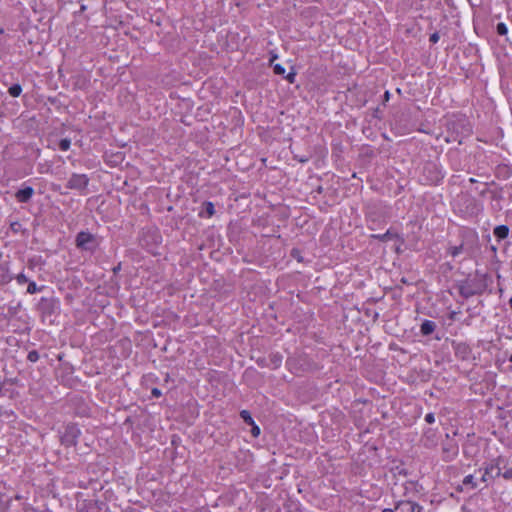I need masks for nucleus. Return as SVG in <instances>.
<instances>
[{"label":"nucleus","instance_id":"obj_8","mask_svg":"<svg viewBox=\"0 0 512 512\" xmlns=\"http://www.w3.org/2000/svg\"><path fill=\"white\" fill-rule=\"evenodd\" d=\"M436 328V324L433 322V321H430V320H425L422 324H421V327H420V332L427 336V335H430L434 332Z\"/></svg>","mask_w":512,"mask_h":512},{"label":"nucleus","instance_id":"obj_7","mask_svg":"<svg viewBox=\"0 0 512 512\" xmlns=\"http://www.w3.org/2000/svg\"><path fill=\"white\" fill-rule=\"evenodd\" d=\"M215 214V208L212 202H205L202 210L199 212L201 217H212Z\"/></svg>","mask_w":512,"mask_h":512},{"label":"nucleus","instance_id":"obj_21","mask_svg":"<svg viewBox=\"0 0 512 512\" xmlns=\"http://www.w3.org/2000/svg\"><path fill=\"white\" fill-rule=\"evenodd\" d=\"M16 280L19 284H24V283H27L28 282V278L26 277L25 274L23 273H20L16 276Z\"/></svg>","mask_w":512,"mask_h":512},{"label":"nucleus","instance_id":"obj_1","mask_svg":"<svg viewBox=\"0 0 512 512\" xmlns=\"http://www.w3.org/2000/svg\"><path fill=\"white\" fill-rule=\"evenodd\" d=\"M504 462V458L498 457L494 463L488 464L484 468V472L481 477V481L484 483H488L489 481L499 477L502 471V463Z\"/></svg>","mask_w":512,"mask_h":512},{"label":"nucleus","instance_id":"obj_4","mask_svg":"<svg viewBox=\"0 0 512 512\" xmlns=\"http://www.w3.org/2000/svg\"><path fill=\"white\" fill-rule=\"evenodd\" d=\"M34 195V189L30 186H27L23 189H20L16 192L15 198L20 203H27L32 196Z\"/></svg>","mask_w":512,"mask_h":512},{"label":"nucleus","instance_id":"obj_17","mask_svg":"<svg viewBox=\"0 0 512 512\" xmlns=\"http://www.w3.org/2000/svg\"><path fill=\"white\" fill-rule=\"evenodd\" d=\"M27 359L32 363L37 362L39 360L38 352L36 350L30 351L27 355Z\"/></svg>","mask_w":512,"mask_h":512},{"label":"nucleus","instance_id":"obj_27","mask_svg":"<svg viewBox=\"0 0 512 512\" xmlns=\"http://www.w3.org/2000/svg\"><path fill=\"white\" fill-rule=\"evenodd\" d=\"M382 512H395L394 509H390V508H386V509H383Z\"/></svg>","mask_w":512,"mask_h":512},{"label":"nucleus","instance_id":"obj_6","mask_svg":"<svg viewBox=\"0 0 512 512\" xmlns=\"http://www.w3.org/2000/svg\"><path fill=\"white\" fill-rule=\"evenodd\" d=\"M404 505L409 507V509H408L409 512H422L423 511L422 506H420L418 503L411 502V501H399V502H397L395 508L398 509Z\"/></svg>","mask_w":512,"mask_h":512},{"label":"nucleus","instance_id":"obj_12","mask_svg":"<svg viewBox=\"0 0 512 512\" xmlns=\"http://www.w3.org/2000/svg\"><path fill=\"white\" fill-rule=\"evenodd\" d=\"M240 416L244 420V422L247 423L248 425H254V420L251 417V414L249 413V411L242 410L240 412Z\"/></svg>","mask_w":512,"mask_h":512},{"label":"nucleus","instance_id":"obj_9","mask_svg":"<svg viewBox=\"0 0 512 512\" xmlns=\"http://www.w3.org/2000/svg\"><path fill=\"white\" fill-rule=\"evenodd\" d=\"M494 236L499 240L505 239L509 234V228L506 225H499L494 228Z\"/></svg>","mask_w":512,"mask_h":512},{"label":"nucleus","instance_id":"obj_15","mask_svg":"<svg viewBox=\"0 0 512 512\" xmlns=\"http://www.w3.org/2000/svg\"><path fill=\"white\" fill-rule=\"evenodd\" d=\"M70 146H71L70 139L64 138V139H61L60 142H59V148L62 151L69 150Z\"/></svg>","mask_w":512,"mask_h":512},{"label":"nucleus","instance_id":"obj_25","mask_svg":"<svg viewBox=\"0 0 512 512\" xmlns=\"http://www.w3.org/2000/svg\"><path fill=\"white\" fill-rule=\"evenodd\" d=\"M151 393L156 398H158L162 395V392L158 388H153Z\"/></svg>","mask_w":512,"mask_h":512},{"label":"nucleus","instance_id":"obj_11","mask_svg":"<svg viewBox=\"0 0 512 512\" xmlns=\"http://www.w3.org/2000/svg\"><path fill=\"white\" fill-rule=\"evenodd\" d=\"M463 248V244L458 246H450L447 250V253L455 258L463 252Z\"/></svg>","mask_w":512,"mask_h":512},{"label":"nucleus","instance_id":"obj_18","mask_svg":"<svg viewBox=\"0 0 512 512\" xmlns=\"http://www.w3.org/2000/svg\"><path fill=\"white\" fill-rule=\"evenodd\" d=\"M496 30L499 35H506L508 32L507 26L504 23H498Z\"/></svg>","mask_w":512,"mask_h":512},{"label":"nucleus","instance_id":"obj_3","mask_svg":"<svg viewBox=\"0 0 512 512\" xmlns=\"http://www.w3.org/2000/svg\"><path fill=\"white\" fill-rule=\"evenodd\" d=\"M89 178L86 174L74 173L67 182V188L71 190L82 191L88 186Z\"/></svg>","mask_w":512,"mask_h":512},{"label":"nucleus","instance_id":"obj_26","mask_svg":"<svg viewBox=\"0 0 512 512\" xmlns=\"http://www.w3.org/2000/svg\"><path fill=\"white\" fill-rule=\"evenodd\" d=\"M295 73H289L285 78L289 81V83H294L295 81Z\"/></svg>","mask_w":512,"mask_h":512},{"label":"nucleus","instance_id":"obj_5","mask_svg":"<svg viewBox=\"0 0 512 512\" xmlns=\"http://www.w3.org/2000/svg\"><path fill=\"white\" fill-rule=\"evenodd\" d=\"M79 435V430L74 427H68L66 430V434L63 437V442L67 445H75L76 444V438Z\"/></svg>","mask_w":512,"mask_h":512},{"label":"nucleus","instance_id":"obj_13","mask_svg":"<svg viewBox=\"0 0 512 512\" xmlns=\"http://www.w3.org/2000/svg\"><path fill=\"white\" fill-rule=\"evenodd\" d=\"M22 92V87L19 84H14L9 88V94L12 97H18L20 96Z\"/></svg>","mask_w":512,"mask_h":512},{"label":"nucleus","instance_id":"obj_14","mask_svg":"<svg viewBox=\"0 0 512 512\" xmlns=\"http://www.w3.org/2000/svg\"><path fill=\"white\" fill-rule=\"evenodd\" d=\"M394 236L395 235L392 234L390 231H387L384 234L373 235L374 238H377V239H379L380 241H383V242L391 240Z\"/></svg>","mask_w":512,"mask_h":512},{"label":"nucleus","instance_id":"obj_20","mask_svg":"<svg viewBox=\"0 0 512 512\" xmlns=\"http://www.w3.org/2000/svg\"><path fill=\"white\" fill-rule=\"evenodd\" d=\"M273 71L277 75H284L285 68L280 64H275V65H273Z\"/></svg>","mask_w":512,"mask_h":512},{"label":"nucleus","instance_id":"obj_23","mask_svg":"<svg viewBox=\"0 0 512 512\" xmlns=\"http://www.w3.org/2000/svg\"><path fill=\"white\" fill-rule=\"evenodd\" d=\"M425 421H426L427 423H430V424H431V423H433V422L435 421L434 414H432V413H428V414H426V416H425Z\"/></svg>","mask_w":512,"mask_h":512},{"label":"nucleus","instance_id":"obj_16","mask_svg":"<svg viewBox=\"0 0 512 512\" xmlns=\"http://www.w3.org/2000/svg\"><path fill=\"white\" fill-rule=\"evenodd\" d=\"M463 484L464 485H471L472 488H476L477 487V484L474 481L473 475L465 476V478L463 479Z\"/></svg>","mask_w":512,"mask_h":512},{"label":"nucleus","instance_id":"obj_28","mask_svg":"<svg viewBox=\"0 0 512 512\" xmlns=\"http://www.w3.org/2000/svg\"><path fill=\"white\" fill-rule=\"evenodd\" d=\"M385 98L388 99L389 98V93L388 92H385Z\"/></svg>","mask_w":512,"mask_h":512},{"label":"nucleus","instance_id":"obj_19","mask_svg":"<svg viewBox=\"0 0 512 512\" xmlns=\"http://www.w3.org/2000/svg\"><path fill=\"white\" fill-rule=\"evenodd\" d=\"M38 291H39V289H38L36 283L33 281L29 282L28 287H27V293L35 294Z\"/></svg>","mask_w":512,"mask_h":512},{"label":"nucleus","instance_id":"obj_29","mask_svg":"<svg viewBox=\"0 0 512 512\" xmlns=\"http://www.w3.org/2000/svg\"><path fill=\"white\" fill-rule=\"evenodd\" d=\"M509 361L512 362V354L509 356Z\"/></svg>","mask_w":512,"mask_h":512},{"label":"nucleus","instance_id":"obj_2","mask_svg":"<svg viewBox=\"0 0 512 512\" xmlns=\"http://www.w3.org/2000/svg\"><path fill=\"white\" fill-rule=\"evenodd\" d=\"M76 245L78 248L87 251H93L98 243L94 235L89 232H79L76 236Z\"/></svg>","mask_w":512,"mask_h":512},{"label":"nucleus","instance_id":"obj_24","mask_svg":"<svg viewBox=\"0 0 512 512\" xmlns=\"http://www.w3.org/2000/svg\"><path fill=\"white\" fill-rule=\"evenodd\" d=\"M429 40H430V42H432V43H437V42H438V40H439V35H438V33H433V34L430 36V39H429Z\"/></svg>","mask_w":512,"mask_h":512},{"label":"nucleus","instance_id":"obj_10","mask_svg":"<svg viewBox=\"0 0 512 512\" xmlns=\"http://www.w3.org/2000/svg\"><path fill=\"white\" fill-rule=\"evenodd\" d=\"M502 469H504V472H501V475L506 479L510 480L512 479V465L509 466L508 462L504 459V462L502 463Z\"/></svg>","mask_w":512,"mask_h":512},{"label":"nucleus","instance_id":"obj_22","mask_svg":"<svg viewBox=\"0 0 512 512\" xmlns=\"http://www.w3.org/2000/svg\"><path fill=\"white\" fill-rule=\"evenodd\" d=\"M251 426H252V430H251L252 435L254 437H257L260 434V428L257 425H255V424L251 425Z\"/></svg>","mask_w":512,"mask_h":512}]
</instances>
